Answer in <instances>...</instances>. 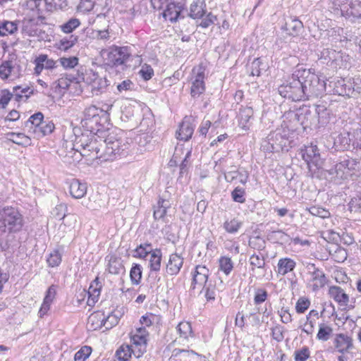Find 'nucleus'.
Returning <instances> with one entry per match:
<instances>
[{
    "label": "nucleus",
    "instance_id": "nucleus-1",
    "mask_svg": "<svg viewBox=\"0 0 361 361\" xmlns=\"http://www.w3.org/2000/svg\"><path fill=\"white\" fill-rule=\"evenodd\" d=\"M288 84L279 87V92L293 102L307 99L311 87L319 82L318 76L311 69H297Z\"/></svg>",
    "mask_w": 361,
    "mask_h": 361
},
{
    "label": "nucleus",
    "instance_id": "nucleus-2",
    "mask_svg": "<svg viewBox=\"0 0 361 361\" xmlns=\"http://www.w3.org/2000/svg\"><path fill=\"white\" fill-rule=\"evenodd\" d=\"M99 133V137L102 138V160H113L128 148V143L118 136L117 130H104Z\"/></svg>",
    "mask_w": 361,
    "mask_h": 361
},
{
    "label": "nucleus",
    "instance_id": "nucleus-3",
    "mask_svg": "<svg viewBox=\"0 0 361 361\" xmlns=\"http://www.w3.org/2000/svg\"><path fill=\"white\" fill-rule=\"evenodd\" d=\"M90 137L89 135H82L81 137H77L74 148L80 152L82 157H91L92 159H102L104 154H102V138H99L97 133H92Z\"/></svg>",
    "mask_w": 361,
    "mask_h": 361
},
{
    "label": "nucleus",
    "instance_id": "nucleus-4",
    "mask_svg": "<svg viewBox=\"0 0 361 361\" xmlns=\"http://www.w3.org/2000/svg\"><path fill=\"white\" fill-rule=\"evenodd\" d=\"M24 224L23 214L16 207L6 206L0 209V230L4 233H17Z\"/></svg>",
    "mask_w": 361,
    "mask_h": 361
},
{
    "label": "nucleus",
    "instance_id": "nucleus-5",
    "mask_svg": "<svg viewBox=\"0 0 361 361\" xmlns=\"http://www.w3.org/2000/svg\"><path fill=\"white\" fill-rule=\"evenodd\" d=\"M106 64L109 66L125 65L127 67L140 66L142 59L140 56H132L127 47H114L106 53Z\"/></svg>",
    "mask_w": 361,
    "mask_h": 361
},
{
    "label": "nucleus",
    "instance_id": "nucleus-6",
    "mask_svg": "<svg viewBox=\"0 0 361 361\" xmlns=\"http://www.w3.org/2000/svg\"><path fill=\"white\" fill-rule=\"evenodd\" d=\"M300 153L302 159L307 165L312 176H315L317 172L322 169L324 164V159L322 158L320 150L317 145L312 142L310 145L302 148Z\"/></svg>",
    "mask_w": 361,
    "mask_h": 361
},
{
    "label": "nucleus",
    "instance_id": "nucleus-7",
    "mask_svg": "<svg viewBox=\"0 0 361 361\" xmlns=\"http://www.w3.org/2000/svg\"><path fill=\"white\" fill-rule=\"evenodd\" d=\"M35 68H56L61 66L63 68H75L78 63V59L75 56L70 58H61L58 61L48 59L46 54H40L35 60Z\"/></svg>",
    "mask_w": 361,
    "mask_h": 361
},
{
    "label": "nucleus",
    "instance_id": "nucleus-8",
    "mask_svg": "<svg viewBox=\"0 0 361 361\" xmlns=\"http://www.w3.org/2000/svg\"><path fill=\"white\" fill-rule=\"evenodd\" d=\"M100 113L101 110L95 106L86 108L84 111V118L82 120V126L90 133H99V131H102L103 130L100 129Z\"/></svg>",
    "mask_w": 361,
    "mask_h": 361
},
{
    "label": "nucleus",
    "instance_id": "nucleus-9",
    "mask_svg": "<svg viewBox=\"0 0 361 361\" xmlns=\"http://www.w3.org/2000/svg\"><path fill=\"white\" fill-rule=\"evenodd\" d=\"M337 12L340 11L341 16L354 22L361 18V0H347L345 4H338Z\"/></svg>",
    "mask_w": 361,
    "mask_h": 361
},
{
    "label": "nucleus",
    "instance_id": "nucleus-10",
    "mask_svg": "<svg viewBox=\"0 0 361 361\" xmlns=\"http://www.w3.org/2000/svg\"><path fill=\"white\" fill-rule=\"evenodd\" d=\"M149 332L145 327L137 328L131 336V345L138 356H142L147 351Z\"/></svg>",
    "mask_w": 361,
    "mask_h": 361
},
{
    "label": "nucleus",
    "instance_id": "nucleus-11",
    "mask_svg": "<svg viewBox=\"0 0 361 361\" xmlns=\"http://www.w3.org/2000/svg\"><path fill=\"white\" fill-rule=\"evenodd\" d=\"M308 274L310 276L309 284L313 291H317L326 283V277L324 271L315 267L314 264H309Z\"/></svg>",
    "mask_w": 361,
    "mask_h": 361
},
{
    "label": "nucleus",
    "instance_id": "nucleus-12",
    "mask_svg": "<svg viewBox=\"0 0 361 361\" xmlns=\"http://www.w3.org/2000/svg\"><path fill=\"white\" fill-rule=\"evenodd\" d=\"M266 142L269 145L267 149L271 152H279L287 147L288 138L286 135H283L280 130L275 131L267 136Z\"/></svg>",
    "mask_w": 361,
    "mask_h": 361
},
{
    "label": "nucleus",
    "instance_id": "nucleus-13",
    "mask_svg": "<svg viewBox=\"0 0 361 361\" xmlns=\"http://www.w3.org/2000/svg\"><path fill=\"white\" fill-rule=\"evenodd\" d=\"M209 276V270L205 266L197 265L192 275V288L195 289L197 286L200 288L207 284Z\"/></svg>",
    "mask_w": 361,
    "mask_h": 361
},
{
    "label": "nucleus",
    "instance_id": "nucleus-14",
    "mask_svg": "<svg viewBox=\"0 0 361 361\" xmlns=\"http://www.w3.org/2000/svg\"><path fill=\"white\" fill-rule=\"evenodd\" d=\"M176 332L178 335L177 339L183 345L188 344L195 336L192 325L186 321L180 322L176 326Z\"/></svg>",
    "mask_w": 361,
    "mask_h": 361
},
{
    "label": "nucleus",
    "instance_id": "nucleus-15",
    "mask_svg": "<svg viewBox=\"0 0 361 361\" xmlns=\"http://www.w3.org/2000/svg\"><path fill=\"white\" fill-rule=\"evenodd\" d=\"M183 257L177 253L170 255L166 265V274L170 276L177 275L183 267Z\"/></svg>",
    "mask_w": 361,
    "mask_h": 361
},
{
    "label": "nucleus",
    "instance_id": "nucleus-16",
    "mask_svg": "<svg viewBox=\"0 0 361 361\" xmlns=\"http://www.w3.org/2000/svg\"><path fill=\"white\" fill-rule=\"evenodd\" d=\"M182 6L174 3L167 4L166 7L164 8L162 16L166 20H169L171 23L176 22L179 18H184L182 15Z\"/></svg>",
    "mask_w": 361,
    "mask_h": 361
},
{
    "label": "nucleus",
    "instance_id": "nucleus-17",
    "mask_svg": "<svg viewBox=\"0 0 361 361\" xmlns=\"http://www.w3.org/2000/svg\"><path fill=\"white\" fill-rule=\"evenodd\" d=\"M329 295L340 306L346 307L349 303V296L344 290L338 286H331L329 288Z\"/></svg>",
    "mask_w": 361,
    "mask_h": 361
},
{
    "label": "nucleus",
    "instance_id": "nucleus-18",
    "mask_svg": "<svg viewBox=\"0 0 361 361\" xmlns=\"http://www.w3.org/2000/svg\"><path fill=\"white\" fill-rule=\"evenodd\" d=\"M195 69H192V73L195 75V79L192 81L190 94L192 97H198L204 93L205 90L204 78V74L203 71L195 73Z\"/></svg>",
    "mask_w": 361,
    "mask_h": 361
},
{
    "label": "nucleus",
    "instance_id": "nucleus-19",
    "mask_svg": "<svg viewBox=\"0 0 361 361\" xmlns=\"http://www.w3.org/2000/svg\"><path fill=\"white\" fill-rule=\"evenodd\" d=\"M253 109L250 106L241 107L238 116V126L247 131L251 126L250 119L253 117Z\"/></svg>",
    "mask_w": 361,
    "mask_h": 361
},
{
    "label": "nucleus",
    "instance_id": "nucleus-20",
    "mask_svg": "<svg viewBox=\"0 0 361 361\" xmlns=\"http://www.w3.org/2000/svg\"><path fill=\"white\" fill-rule=\"evenodd\" d=\"M87 184L78 179L73 178L69 182V192L75 199H80L87 193Z\"/></svg>",
    "mask_w": 361,
    "mask_h": 361
},
{
    "label": "nucleus",
    "instance_id": "nucleus-21",
    "mask_svg": "<svg viewBox=\"0 0 361 361\" xmlns=\"http://www.w3.org/2000/svg\"><path fill=\"white\" fill-rule=\"evenodd\" d=\"M194 132V126L188 118H185L176 132V137L180 140L188 141Z\"/></svg>",
    "mask_w": 361,
    "mask_h": 361
},
{
    "label": "nucleus",
    "instance_id": "nucleus-22",
    "mask_svg": "<svg viewBox=\"0 0 361 361\" xmlns=\"http://www.w3.org/2000/svg\"><path fill=\"white\" fill-rule=\"evenodd\" d=\"M295 266L296 262L294 259L289 257H283L279 259L276 271L278 275L283 276L293 271Z\"/></svg>",
    "mask_w": 361,
    "mask_h": 361
},
{
    "label": "nucleus",
    "instance_id": "nucleus-23",
    "mask_svg": "<svg viewBox=\"0 0 361 361\" xmlns=\"http://www.w3.org/2000/svg\"><path fill=\"white\" fill-rule=\"evenodd\" d=\"M33 94L34 89L27 86H15L12 92L14 99L18 102H26Z\"/></svg>",
    "mask_w": 361,
    "mask_h": 361
},
{
    "label": "nucleus",
    "instance_id": "nucleus-24",
    "mask_svg": "<svg viewBox=\"0 0 361 361\" xmlns=\"http://www.w3.org/2000/svg\"><path fill=\"white\" fill-rule=\"evenodd\" d=\"M102 288V283L99 281V278L97 277L90 284L87 294L88 299L87 301V304L89 306H93L95 302L98 300L99 296L100 295V291Z\"/></svg>",
    "mask_w": 361,
    "mask_h": 361
},
{
    "label": "nucleus",
    "instance_id": "nucleus-25",
    "mask_svg": "<svg viewBox=\"0 0 361 361\" xmlns=\"http://www.w3.org/2000/svg\"><path fill=\"white\" fill-rule=\"evenodd\" d=\"M77 73V78L75 79L78 82H84L87 85H90L95 80L99 75L98 73L95 72L93 69H73Z\"/></svg>",
    "mask_w": 361,
    "mask_h": 361
},
{
    "label": "nucleus",
    "instance_id": "nucleus-26",
    "mask_svg": "<svg viewBox=\"0 0 361 361\" xmlns=\"http://www.w3.org/2000/svg\"><path fill=\"white\" fill-rule=\"evenodd\" d=\"M334 345L339 353H344L353 347L352 339L343 334H337L334 339Z\"/></svg>",
    "mask_w": 361,
    "mask_h": 361
},
{
    "label": "nucleus",
    "instance_id": "nucleus-27",
    "mask_svg": "<svg viewBox=\"0 0 361 361\" xmlns=\"http://www.w3.org/2000/svg\"><path fill=\"white\" fill-rule=\"evenodd\" d=\"M171 207L169 200L159 198L157 205L154 206L153 217L154 220H164L168 209Z\"/></svg>",
    "mask_w": 361,
    "mask_h": 361
},
{
    "label": "nucleus",
    "instance_id": "nucleus-28",
    "mask_svg": "<svg viewBox=\"0 0 361 361\" xmlns=\"http://www.w3.org/2000/svg\"><path fill=\"white\" fill-rule=\"evenodd\" d=\"M315 113L317 116V123L315 124L317 128H322L326 126L330 121V111L324 105H317Z\"/></svg>",
    "mask_w": 361,
    "mask_h": 361
},
{
    "label": "nucleus",
    "instance_id": "nucleus-29",
    "mask_svg": "<svg viewBox=\"0 0 361 361\" xmlns=\"http://www.w3.org/2000/svg\"><path fill=\"white\" fill-rule=\"evenodd\" d=\"M108 261L106 270L111 274H118L123 269L121 258L114 255H109L106 257Z\"/></svg>",
    "mask_w": 361,
    "mask_h": 361
},
{
    "label": "nucleus",
    "instance_id": "nucleus-30",
    "mask_svg": "<svg viewBox=\"0 0 361 361\" xmlns=\"http://www.w3.org/2000/svg\"><path fill=\"white\" fill-rule=\"evenodd\" d=\"M104 312L98 311L92 313L87 320L88 328L92 331L100 329L104 326Z\"/></svg>",
    "mask_w": 361,
    "mask_h": 361
},
{
    "label": "nucleus",
    "instance_id": "nucleus-31",
    "mask_svg": "<svg viewBox=\"0 0 361 361\" xmlns=\"http://www.w3.org/2000/svg\"><path fill=\"white\" fill-rule=\"evenodd\" d=\"M205 3L204 0L193 1L190 7L189 16L193 19L201 18L205 13Z\"/></svg>",
    "mask_w": 361,
    "mask_h": 361
},
{
    "label": "nucleus",
    "instance_id": "nucleus-32",
    "mask_svg": "<svg viewBox=\"0 0 361 361\" xmlns=\"http://www.w3.org/2000/svg\"><path fill=\"white\" fill-rule=\"evenodd\" d=\"M346 171L343 161H341L335 164L332 169L328 170L327 173L331 176V179L344 180L348 178Z\"/></svg>",
    "mask_w": 361,
    "mask_h": 361
},
{
    "label": "nucleus",
    "instance_id": "nucleus-33",
    "mask_svg": "<svg viewBox=\"0 0 361 361\" xmlns=\"http://www.w3.org/2000/svg\"><path fill=\"white\" fill-rule=\"evenodd\" d=\"M302 27V23L295 18H289L284 26V29L292 36L298 35Z\"/></svg>",
    "mask_w": 361,
    "mask_h": 361
},
{
    "label": "nucleus",
    "instance_id": "nucleus-34",
    "mask_svg": "<svg viewBox=\"0 0 361 361\" xmlns=\"http://www.w3.org/2000/svg\"><path fill=\"white\" fill-rule=\"evenodd\" d=\"M162 252L160 249H154L149 256V264L150 270L159 271L161 269Z\"/></svg>",
    "mask_w": 361,
    "mask_h": 361
},
{
    "label": "nucleus",
    "instance_id": "nucleus-35",
    "mask_svg": "<svg viewBox=\"0 0 361 361\" xmlns=\"http://www.w3.org/2000/svg\"><path fill=\"white\" fill-rule=\"evenodd\" d=\"M116 356L119 360L127 361L133 355L136 358L140 357L134 351L132 345H123L116 351Z\"/></svg>",
    "mask_w": 361,
    "mask_h": 361
},
{
    "label": "nucleus",
    "instance_id": "nucleus-36",
    "mask_svg": "<svg viewBox=\"0 0 361 361\" xmlns=\"http://www.w3.org/2000/svg\"><path fill=\"white\" fill-rule=\"evenodd\" d=\"M243 226V221L237 218L226 219L223 224V228L229 234H236Z\"/></svg>",
    "mask_w": 361,
    "mask_h": 361
},
{
    "label": "nucleus",
    "instance_id": "nucleus-37",
    "mask_svg": "<svg viewBox=\"0 0 361 361\" xmlns=\"http://www.w3.org/2000/svg\"><path fill=\"white\" fill-rule=\"evenodd\" d=\"M90 85L92 87V91L95 94H99L102 92L109 85V80L106 79V75H99L97 78L94 80Z\"/></svg>",
    "mask_w": 361,
    "mask_h": 361
},
{
    "label": "nucleus",
    "instance_id": "nucleus-38",
    "mask_svg": "<svg viewBox=\"0 0 361 361\" xmlns=\"http://www.w3.org/2000/svg\"><path fill=\"white\" fill-rule=\"evenodd\" d=\"M44 121V115L41 112H37L32 115L25 122V127L33 128V131L37 133L42 123Z\"/></svg>",
    "mask_w": 361,
    "mask_h": 361
},
{
    "label": "nucleus",
    "instance_id": "nucleus-39",
    "mask_svg": "<svg viewBox=\"0 0 361 361\" xmlns=\"http://www.w3.org/2000/svg\"><path fill=\"white\" fill-rule=\"evenodd\" d=\"M8 135L11 142L18 145L28 146L31 145V139L24 133H10Z\"/></svg>",
    "mask_w": 361,
    "mask_h": 361
},
{
    "label": "nucleus",
    "instance_id": "nucleus-40",
    "mask_svg": "<svg viewBox=\"0 0 361 361\" xmlns=\"http://www.w3.org/2000/svg\"><path fill=\"white\" fill-rule=\"evenodd\" d=\"M154 250L150 243L141 244L135 250L133 257L145 259L151 255Z\"/></svg>",
    "mask_w": 361,
    "mask_h": 361
},
{
    "label": "nucleus",
    "instance_id": "nucleus-41",
    "mask_svg": "<svg viewBox=\"0 0 361 361\" xmlns=\"http://www.w3.org/2000/svg\"><path fill=\"white\" fill-rule=\"evenodd\" d=\"M219 269L228 276L233 269V262L229 257L221 256L219 259Z\"/></svg>",
    "mask_w": 361,
    "mask_h": 361
},
{
    "label": "nucleus",
    "instance_id": "nucleus-42",
    "mask_svg": "<svg viewBox=\"0 0 361 361\" xmlns=\"http://www.w3.org/2000/svg\"><path fill=\"white\" fill-rule=\"evenodd\" d=\"M75 78H77V73L74 75H70V77L66 76L59 78L58 80V87L61 89L66 90L80 84V82H78Z\"/></svg>",
    "mask_w": 361,
    "mask_h": 361
},
{
    "label": "nucleus",
    "instance_id": "nucleus-43",
    "mask_svg": "<svg viewBox=\"0 0 361 361\" xmlns=\"http://www.w3.org/2000/svg\"><path fill=\"white\" fill-rule=\"evenodd\" d=\"M333 329L330 326L324 323L319 324L317 338L319 341H326L330 338Z\"/></svg>",
    "mask_w": 361,
    "mask_h": 361
},
{
    "label": "nucleus",
    "instance_id": "nucleus-44",
    "mask_svg": "<svg viewBox=\"0 0 361 361\" xmlns=\"http://www.w3.org/2000/svg\"><path fill=\"white\" fill-rule=\"evenodd\" d=\"M179 355V361H192L195 360L198 355L193 351L176 349L173 352V356Z\"/></svg>",
    "mask_w": 361,
    "mask_h": 361
},
{
    "label": "nucleus",
    "instance_id": "nucleus-45",
    "mask_svg": "<svg viewBox=\"0 0 361 361\" xmlns=\"http://www.w3.org/2000/svg\"><path fill=\"white\" fill-rule=\"evenodd\" d=\"M200 293L204 295L207 301H214L216 298L215 286L211 282H209L207 284L202 287Z\"/></svg>",
    "mask_w": 361,
    "mask_h": 361
},
{
    "label": "nucleus",
    "instance_id": "nucleus-46",
    "mask_svg": "<svg viewBox=\"0 0 361 361\" xmlns=\"http://www.w3.org/2000/svg\"><path fill=\"white\" fill-rule=\"evenodd\" d=\"M249 262L252 266V271H254L255 268L264 269L266 265L264 257L261 253L252 254L249 258Z\"/></svg>",
    "mask_w": 361,
    "mask_h": 361
},
{
    "label": "nucleus",
    "instance_id": "nucleus-47",
    "mask_svg": "<svg viewBox=\"0 0 361 361\" xmlns=\"http://www.w3.org/2000/svg\"><path fill=\"white\" fill-rule=\"evenodd\" d=\"M18 25L16 22L4 21L0 24V35L6 36L8 34L11 35L16 32Z\"/></svg>",
    "mask_w": 361,
    "mask_h": 361
},
{
    "label": "nucleus",
    "instance_id": "nucleus-48",
    "mask_svg": "<svg viewBox=\"0 0 361 361\" xmlns=\"http://www.w3.org/2000/svg\"><path fill=\"white\" fill-rule=\"evenodd\" d=\"M80 25L79 19L75 18H71L68 22L60 25L61 31L64 33H71L74 30L78 27Z\"/></svg>",
    "mask_w": 361,
    "mask_h": 361
},
{
    "label": "nucleus",
    "instance_id": "nucleus-49",
    "mask_svg": "<svg viewBox=\"0 0 361 361\" xmlns=\"http://www.w3.org/2000/svg\"><path fill=\"white\" fill-rule=\"evenodd\" d=\"M142 267L140 264H135L130 271V277L133 284L138 285L142 279Z\"/></svg>",
    "mask_w": 361,
    "mask_h": 361
},
{
    "label": "nucleus",
    "instance_id": "nucleus-50",
    "mask_svg": "<svg viewBox=\"0 0 361 361\" xmlns=\"http://www.w3.org/2000/svg\"><path fill=\"white\" fill-rule=\"evenodd\" d=\"M47 262L49 267H56L61 262V253L58 250H54L49 255Z\"/></svg>",
    "mask_w": 361,
    "mask_h": 361
},
{
    "label": "nucleus",
    "instance_id": "nucleus-51",
    "mask_svg": "<svg viewBox=\"0 0 361 361\" xmlns=\"http://www.w3.org/2000/svg\"><path fill=\"white\" fill-rule=\"evenodd\" d=\"M20 69H0V78L8 81L14 80L19 77Z\"/></svg>",
    "mask_w": 361,
    "mask_h": 361
},
{
    "label": "nucleus",
    "instance_id": "nucleus-52",
    "mask_svg": "<svg viewBox=\"0 0 361 361\" xmlns=\"http://www.w3.org/2000/svg\"><path fill=\"white\" fill-rule=\"evenodd\" d=\"M119 319V317L114 312L109 314L107 316L104 314V327L106 329H110L118 323Z\"/></svg>",
    "mask_w": 361,
    "mask_h": 361
},
{
    "label": "nucleus",
    "instance_id": "nucleus-53",
    "mask_svg": "<svg viewBox=\"0 0 361 361\" xmlns=\"http://www.w3.org/2000/svg\"><path fill=\"white\" fill-rule=\"evenodd\" d=\"M268 238L274 242H288L289 236L281 230L273 231L268 234Z\"/></svg>",
    "mask_w": 361,
    "mask_h": 361
},
{
    "label": "nucleus",
    "instance_id": "nucleus-54",
    "mask_svg": "<svg viewBox=\"0 0 361 361\" xmlns=\"http://www.w3.org/2000/svg\"><path fill=\"white\" fill-rule=\"evenodd\" d=\"M308 211L312 215L322 219L329 218L330 216V212H329V210L319 206L310 207L308 209Z\"/></svg>",
    "mask_w": 361,
    "mask_h": 361
},
{
    "label": "nucleus",
    "instance_id": "nucleus-55",
    "mask_svg": "<svg viewBox=\"0 0 361 361\" xmlns=\"http://www.w3.org/2000/svg\"><path fill=\"white\" fill-rule=\"evenodd\" d=\"M44 1L49 11L63 9L68 6L66 0H44Z\"/></svg>",
    "mask_w": 361,
    "mask_h": 361
},
{
    "label": "nucleus",
    "instance_id": "nucleus-56",
    "mask_svg": "<svg viewBox=\"0 0 361 361\" xmlns=\"http://www.w3.org/2000/svg\"><path fill=\"white\" fill-rule=\"evenodd\" d=\"M92 353V348L90 346L85 345L82 347L74 356L75 361H85L89 357Z\"/></svg>",
    "mask_w": 361,
    "mask_h": 361
},
{
    "label": "nucleus",
    "instance_id": "nucleus-57",
    "mask_svg": "<svg viewBox=\"0 0 361 361\" xmlns=\"http://www.w3.org/2000/svg\"><path fill=\"white\" fill-rule=\"evenodd\" d=\"M343 163L345 169H346L348 177L352 176L353 171H357L360 164L358 161L353 159H345L343 160Z\"/></svg>",
    "mask_w": 361,
    "mask_h": 361
},
{
    "label": "nucleus",
    "instance_id": "nucleus-58",
    "mask_svg": "<svg viewBox=\"0 0 361 361\" xmlns=\"http://www.w3.org/2000/svg\"><path fill=\"white\" fill-rule=\"evenodd\" d=\"M55 128L54 123L52 121L45 120L42 123L37 131L41 133L42 136L51 134Z\"/></svg>",
    "mask_w": 361,
    "mask_h": 361
},
{
    "label": "nucleus",
    "instance_id": "nucleus-59",
    "mask_svg": "<svg viewBox=\"0 0 361 361\" xmlns=\"http://www.w3.org/2000/svg\"><path fill=\"white\" fill-rule=\"evenodd\" d=\"M12 92L7 89L0 91V109H5L13 98Z\"/></svg>",
    "mask_w": 361,
    "mask_h": 361
},
{
    "label": "nucleus",
    "instance_id": "nucleus-60",
    "mask_svg": "<svg viewBox=\"0 0 361 361\" xmlns=\"http://www.w3.org/2000/svg\"><path fill=\"white\" fill-rule=\"evenodd\" d=\"M265 241L259 236H255L250 239L249 246L257 250H262L265 248Z\"/></svg>",
    "mask_w": 361,
    "mask_h": 361
},
{
    "label": "nucleus",
    "instance_id": "nucleus-61",
    "mask_svg": "<svg viewBox=\"0 0 361 361\" xmlns=\"http://www.w3.org/2000/svg\"><path fill=\"white\" fill-rule=\"evenodd\" d=\"M245 190L240 187H236L231 192V197L234 202L244 203L245 202Z\"/></svg>",
    "mask_w": 361,
    "mask_h": 361
},
{
    "label": "nucleus",
    "instance_id": "nucleus-62",
    "mask_svg": "<svg viewBox=\"0 0 361 361\" xmlns=\"http://www.w3.org/2000/svg\"><path fill=\"white\" fill-rule=\"evenodd\" d=\"M78 36L71 35L68 37H63L60 40L61 49L67 50L72 47L78 41Z\"/></svg>",
    "mask_w": 361,
    "mask_h": 361
},
{
    "label": "nucleus",
    "instance_id": "nucleus-63",
    "mask_svg": "<svg viewBox=\"0 0 361 361\" xmlns=\"http://www.w3.org/2000/svg\"><path fill=\"white\" fill-rule=\"evenodd\" d=\"M311 112L308 108H303L300 110V114H295V116L298 117V120L300 121L301 124L310 125L314 124L312 121L308 122L309 116H310Z\"/></svg>",
    "mask_w": 361,
    "mask_h": 361
},
{
    "label": "nucleus",
    "instance_id": "nucleus-64",
    "mask_svg": "<svg viewBox=\"0 0 361 361\" xmlns=\"http://www.w3.org/2000/svg\"><path fill=\"white\" fill-rule=\"evenodd\" d=\"M310 301L305 298H300L296 302L295 310L299 314L304 313L310 307Z\"/></svg>",
    "mask_w": 361,
    "mask_h": 361
}]
</instances>
